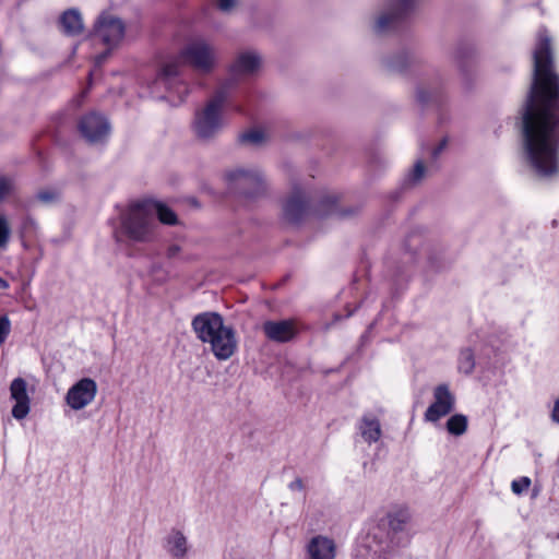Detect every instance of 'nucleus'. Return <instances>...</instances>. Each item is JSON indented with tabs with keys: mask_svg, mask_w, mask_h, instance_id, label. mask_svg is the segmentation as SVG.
<instances>
[{
	"mask_svg": "<svg viewBox=\"0 0 559 559\" xmlns=\"http://www.w3.org/2000/svg\"><path fill=\"white\" fill-rule=\"evenodd\" d=\"M531 486V479L528 477H521L520 479L513 480L511 484L512 491L516 495H521L527 490Z\"/></svg>",
	"mask_w": 559,
	"mask_h": 559,
	"instance_id": "nucleus-26",
	"label": "nucleus"
},
{
	"mask_svg": "<svg viewBox=\"0 0 559 559\" xmlns=\"http://www.w3.org/2000/svg\"><path fill=\"white\" fill-rule=\"evenodd\" d=\"M263 332L273 342L286 343L299 333V325L293 319L269 320L263 323Z\"/></svg>",
	"mask_w": 559,
	"mask_h": 559,
	"instance_id": "nucleus-10",
	"label": "nucleus"
},
{
	"mask_svg": "<svg viewBox=\"0 0 559 559\" xmlns=\"http://www.w3.org/2000/svg\"><path fill=\"white\" fill-rule=\"evenodd\" d=\"M11 235L9 222L4 215H0V248H5Z\"/></svg>",
	"mask_w": 559,
	"mask_h": 559,
	"instance_id": "nucleus-25",
	"label": "nucleus"
},
{
	"mask_svg": "<svg viewBox=\"0 0 559 559\" xmlns=\"http://www.w3.org/2000/svg\"><path fill=\"white\" fill-rule=\"evenodd\" d=\"M424 175H425L424 164L420 160H418L414 166V169L412 173V180L414 182H417L424 177Z\"/></svg>",
	"mask_w": 559,
	"mask_h": 559,
	"instance_id": "nucleus-29",
	"label": "nucleus"
},
{
	"mask_svg": "<svg viewBox=\"0 0 559 559\" xmlns=\"http://www.w3.org/2000/svg\"><path fill=\"white\" fill-rule=\"evenodd\" d=\"M307 555L309 559H335L336 545L333 539L317 535L307 544Z\"/></svg>",
	"mask_w": 559,
	"mask_h": 559,
	"instance_id": "nucleus-13",
	"label": "nucleus"
},
{
	"mask_svg": "<svg viewBox=\"0 0 559 559\" xmlns=\"http://www.w3.org/2000/svg\"><path fill=\"white\" fill-rule=\"evenodd\" d=\"M399 1V13L394 15H382L377 21L376 27L378 32L385 31L393 23V21L406 13V11L411 8L412 0H397Z\"/></svg>",
	"mask_w": 559,
	"mask_h": 559,
	"instance_id": "nucleus-20",
	"label": "nucleus"
},
{
	"mask_svg": "<svg viewBox=\"0 0 559 559\" xmlns=\"http://www.w3.org/2000/svg\"><path fill=\"white\" fill-rule=\"evenodd\" d=\"M13 188V182L11 179L0 176V201H2Z\"/></svg>",
	"mask_w": 559,
	"mask_h": 559,
	"instance_id": "nucleus-27",
	"label": "nucleus"
},
{
	"mask_svg": "<svg viewBox=\"0 0 559 559\" xmlns=\"http://www.w3.org/2000/svg\"><path fill=\"white\" fill-rule=\"evenodd\" d=\"M11 399L15 401L12 416L15 419H24L31 409V399L27 394V382L23 378H15L10 385Z\"/></svg>",
	"mask_w": 559,
	"mask_h": 559,
	"instance_id": "nucleus-12",
	"label": "nucleus"
},
{
	"mask_svg": "<svg viewBox=\"0 0 559 559\" xmlns=\"http://www.w3.org/2000/svg\"><path fill=\"white\" fill-rule=\"evenodd\" d=\"M475 367V357L469 348L461 350L459 358V370L465 374L473 372Z\"/></svg>",
	"mask_w": 559,
	"mask_h": 559,
	"instance_id": "nucleus-22",
	"label": "nucleus"
},
{
	"mask_svg": "<svg viewBox=\"0 0 559 559\" xmlns=\"http://www.w3.org/2000/svg\"><path fill=\"white\" fill-rule=\"evenodd\" d=\"M306 203L300 192L294 193L284 204V214L289 221H297L305 212Z\"/></svg>",
	"mask_w": 559,
	"mask_h": 559,
	"instance_id": "nucleus-17",
	"label": "nucleus"
},
{
	"mask_svg": "<svg viewBox=\"0 0 559 559\" xmlns=\"http://www.w3.org/2000/svg\"><path fill=\"white\" fill-rule=\"evenodd\" d=\"M192 328L201 342L210 344L217 360H227L236 353V333L222 317H193Z\"/></svg>",
	"mask_w": 559,
	"mask_h": 559,
	"instance_id": "nucleus-3",
	"label": "nucleus"
},
{
	"mask_svg": "<svg viewBox=\"0 0 559 559\" xmlns=\"http://www.w3.org/2000/svg\"><path fill=\"white\" fill-rule=\"evenodd\" d=\"M239 139L242 143L258 145L261 144L266 139V135L264 131L260 129H254L242 133Z\"/></svg>",
	"mask_w": 559,
	"mask_h": 559,
	"instance_id": "nucleus-24",
	"label": "nucleus"
},
{
	"mask_svg": "<svg viewBox=\"0 0 559 559\" xmlns=\"http://www.w3.org/2000/svg\"><path fill=\"white\" fill-rule=\"evenodd\" d=\"M96 393V382L91 378H83L69 389L66 401L72 409L79 411L87 406Z\"/></svg>",
	"mask_w": 559,
	"mask_h": 559,
	"instance_id": "nucleus-8",
	"label": "nucleus"
},
{
	"mask_svg": "<svg viewBox=\"0 0 559 559\" xmlns=\"http://www.w3.org/2000/svg\"><path fill=\"white\" fill-rule=\"evenodd\" d=\"M409 516L406 511H399L389 515V526L394 532H400L408 522Z\"/></svg>",
	"mask_w": 559,
	"mask_h": 559,
	"instance_id": "nucleus-23",
	"label": "nucleus"
},
{
	"mask_svg": "<svg viewBox=\"0 0 559 559\" xmlns=\"http://www.w3.org/2000/svg\"><path fill=\"white\" fill-rule=\"evenodd\" d=\"M61 26L69 35H76L83 29V22L76 10L66 11L61 16Z\"/></svg>",
	"mask_w": 559,
	"mask_h": 559,
	"instance_id": "nucleus-18",
	"label": "nucleus"
},
{
	"mask_svg": "<svg viewBox=\"0 0 559 559\" xmlns=\"http://www.w3.org/2000/svg\"><path fill=\"white\" fill-rule=\"evenodd\" d=\"M207 314H212V316H215L216 313H215V312H209Z\"/></svg>",
	"mask_w": 559,
	"mask_h": 559,
	"instance_id": "nucleus-36",
	"label": "nucleus"
},
{
	"mask_svg": "<svg viewBox=\"0 0 559 559\" xmlns=\"http://www.w3.org/2000/svg\"><path fill=\"white\" fill-rule=\"evenodd\" d=\"M454 406L455 396L447 384H440L433 390V402L425 412V420L437 423L440 418L449 415Z\"/></svg>",
	"mask_w": 559,
	"mask_h": 559,
	"instance_id": "nucleus-7",
	"label": "nucleus"
},
{
	"mask_svg": "<svg viewBox=\"0 0 559 559\" xmlns=\"http://www.w3.org/2000/svg\"><path fill=\"white\" fill-rule=\"evenodd\" d=\"M79 129L82 135L91 143H96L106 138L109 133L107 120L96 114H90L82 118Z\"/></svg>",
	"mask_w": 559,
	"mask_h": 559,
	"instance_id": "nucleus-11",
	"label": "nucleus"
},
{
	"mask_svg": "<svg viewBox=\"0 0 559 559\" xmlns=\"http://www.w3.org/2000/svg\"><path fill=\"white\" fill-rule=\"evenodd\" d=\"M37 198L43 203H49L55 201L58 198V193L56 191H40L37 194Z\"/></svg>",
	"mask_w": 559,
	"mask_h": 559,
	"instance_id": "nucleus-30",
	"label": "nucleus"
},
{
	"mask_svg": "<svg viewBox=\"0 0 559 559\" xmlns=\"http://www.w3.org/2000/svg\"><path fill=\"white\" fill-rule=\"evenodd\" d=\"M359 430L361 437L368 443L377 442L381 437L380 421L376 417L369 415L362 417Z\"/></svg>",
	"mask_w": 559,
	"mask_h": 559,
	"instance_id": "nucleus-16",
	"label": "nucleus"
},
{
	"mask_svg": "<svg viewBox=\"0 0 559 559\" xmlns=\"http://www.w3.org/2000/svg\"><path fill=\"white\" fill-rule=\"evenodd\" d=\"M9 287V284L5 280H3L2 277H0V289H5Z\"/></svg>",
	"mask_w": 559,
	"mask_h": 559,
	"instance_id": "nucleus-34",
	"label": "nucleus"
},
{
	"mask_svg": "<svg viewBox=\"0 0 559 559\" xmlns=\"http://www.w3.org/2000/svg\"><path fill=\"white\" fill-rule=\"evenodd\" d=\"M10 321L8 317H0V345L5 341L10 332Z\"/></svg>",
	"mask_w": 559,
	"mask_h": 559,
	"instance_id": "nucleus-28",
	"label": "nucleus"
},
{
	"mask_svg": "<svg viewBox=\"0 0 559 559\" xmlns=\"http://www.w3.org/2000/svg\"><path fill=\"white\" fill-rule=\"evenodd\" d=\"M237 3V0H217V7L224 12L230 11Z\"/></svg>",
	"mask_w": 559,
	"mask_h": 559,
	"instance_id": "nucleus-31",
	"label": "nucleus"
},
{
	"mask_svg": "<svg viewBox=\"0 0 559 559\" xmlns=\"http://www.w3.org/2000/svg\"><path fill=\"white\" fill-rule=\"evenodd\" d=\"M261 59L252 51L242 52L231 66V73L237 75L251 74L260 68Z\"/></svg>",
	"mask_w": 559,
	"mask_h": 559,
	"instance_id": "nucleus-15",
	"label": "nucleus"
},
{
	"mask_svg": "<svg viewBox=\"0 0 559 559\" xmlns=\"http://www.w3.org/2000/svg\"><path fill=\"white\" fill-rule=\"evenodd\" d=\"M524 150L531 166L540 176L558 170L559 76L554 71L550 38L538 34L534 50L533 83L523 114Z\"/></svg>",
	"mask_w": 559,
	"mask_h": 559,
	"instance_id": "nucleus-1",
	"label": "nucleus"
},
{
	"mask_svg": "<svg viewBox=\"0 0 559 559\" xmlns=\"http://www.w3.org/2000/svg\"><path fill=\"white\" fill-rule=\"evenodd\" d=\"M551 418L555 423L559 424V397L555 402Z\"/></svg>",
	"mask_w": 559,
	"mask_h": 559,
	"instance_id": "nucleus-33",
	"label": "nucleus"
},
{
	"mask_svg": "<svg viewBox=\"0 0 559 559\" xmlns=\"http://www.w3.org/2000/svg\"><path fill=\"white\" fill-rule=\"evenodd\" d=\"M288 488L290 490H298V491L304 490L305 486H304L302 479L301 478H296L294 481H292L289 484Z\"/></svg>",
	"mask_w": 559,
	"mask_h": 559,
	"instance_id": "nucleus-32",
	"label": "nucleus"
},
{
	"mask_svg": "<svg viewBox=\"0 0 559 559\" xmlns=\"http://www.w3.org/2000/svg\"><path fill=\"white\" fill-rule=\"evenodd\" d=\"M105 59V56L104 55H99L96 57V62L99 64L103 62V60Z\"/></svg>",
	"mask_w": 559,
	"mask_h": 559,
	"instance_id": "nucleus-35",
	"label": "nucleus"
},
{
	"mask_svg": "<svg viewBox=\"0 0 559 559\" xmlns=\"http://www.w3.org/2000/svg\"><path fill=\"white\" fill-rule=\"evenodd\" d=\"M467 417L463 414H454L447 421V430L450 435L462 436L467 430Z\"/></svg>",
	"mask_w": 559,
	"mask_h": 559,
	"instance_id": "nucleus-21",
	"label": "nucleus"
},
{
	"mask_svg": "<svg viewBox=\"0 0 559 559\" xmlns=\"http://www.w3.org/2000/svg\"><path fill=\"white\" fill-rule=\"evenodd\" d=\"M180 59L177 60V59H173V60H168L166 61L159 72H158V75H157V79H156V83H160V84H164L165 86L167 85V82L171 79V78H175L179 74V66H180Z\"/></svg>",
	"mask_w": 559,
	"mask_h": 559,
	"instance_id": "nucleus-19",
	"label": "nucleus"
},
{
	"mask_svg": "<svg viewBox=\"0 0 559 559\" xmlns=\"http://www.w3.org/2000/svg\"><path fill=\"white\" fill-rule=\"evenodd\" d=\"M180 60L201 73H211L218 63L214 46L203 37L189 39L179 52Z\"/></svg>",
	"mask_w": 559,
	"mask_h": 559,
	"instance_id": "nucleus-4",
	"label": "nucleus"
},
{
	"mask_svg": "<svg viewBox=\"0 0 559 559\" xmlns=\"http://www.w3.org/2000/svg\"><path fill=\"white\" fill-rule=\"evenodd\" d=\"M123 22L112 15H102L96 24L94 36L109 49L117 47L124 37Z\"/></svg>",
	"mask_w": 559,
	"mask_h": 559,
	"instance_id": "nucleus-6",
	"label": "nucleus"
},
{
	"mask_svg": "<svg viewBox=\"0 0 559 559\" xmlns=\"http://www.w3.org/2000/svg\"><path fill=\"white\" fill-rule=\"evenodd\" d=\"M168 225L176 224V214L166 205L155 201L130 204L121 217L120 234L130 241L145 242L153 238L154 217Z\"/></svg>",
	"mask_w": 559,
	"mask_h": 559,
	"instance_id": "nucleus-2",
	"label": "nucleus"
},
{
	"mask_svg": "<svg viewBox=\"0 0 559 559\" xmlns=\"http://www.w3.org/2000/svg\"><path fill=\"white\" fill-rule=\"evenodd\" d=\"M226 179L231 189H239L245 194L258 192L264 182L259 170L235 169L227 174Z\"/></svg>",
	"mask_w": 559,
	"mask_h": 559,
	"instance_id": "nucleus-9",
	"label": "nucleus"
},
{
	"mask_svg": "<svg viewBox=\"0 0 559 559\" xmlns=\"http://www.w3.org/2000/svg\"><path fill=\"white\" fill-rule=\"evenodd\" d=\"M225 96L218 93L206 107L197 114L194 120V130L200 139H209L221 128V108Z\"/></svg>",
	"mask_w": 559,
	"mask_h": 559,
	"instance_id": "nucleus-5",
	"label": "nucleus"
},
{
	"mask_svg": "<svg viewBox=\"0 0 559 559\" xmlns=\"http://www.w3.org/2000/svg\"><path fill=\"white\" fill-rule=\"evenodd\" d=\"M166 551L176 559H182L189 551L188 539L181 531L171 530L165 538Z\"/></svg>",
	"mask_w": 559,
	"mask_h": 559,
	"instance_id": "nucleus-14",
	"label": "nucleus"
}]
</instances>
